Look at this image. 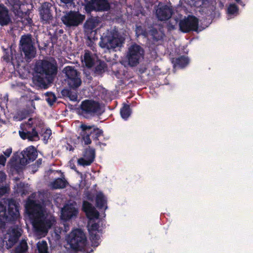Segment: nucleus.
<instances>
[{
  "label": "nucleus",
  "mask_w": 253,
  "mask_h": 253,
  "mask_svg": "<svg viewBox=\"0 0 253 253\" xmlns=\"http://www.w3.org/2000/svg\"><path fill=\"white\" fill-rule=\"evenodd\" d=\"M36 195L33 194L28 198L25 208L35 229L38 232L46 233L55 222L54 217L39 202L32 199Z\"/></svg>",
  "instance_id": "f257e3e1"
},
{
  "label": "nucleus",
  "mask_w": 253,
  "mask_h": 253,
  "mask_svg": "<svg viewBox=\"0 0 253 253\" xmlns=\"http://www.w3.org/2000/svg\"><path fill=\"white\" fill-rule=\"evenodd\" d=\"M34 83L39 87L46 88L57 74L58 66L53 58L39 60L35 65Z\"/></svg>",
  "instance_id": "f03ea898"
},
{
  "label": "nucleus",
  "mask_w": 253,
  "mask_h": 253,
  "mask_svg": "<svg viewBox=\"0 0 253 253\" xmlns=\"http://www.w3.org/2000/svg\"><path fill=\"white\" fill-rule=\"evenodd\" d=\"M124 41L118 32L114 30H107L101 36L99 45L107 50H115L116 48L123 46Z\"/></svg>",
  "instance_id": "7ed1b4c3"
},
{
  "label": "nucleus",
  "mask_w": 253,
  "mask_h": 253,
  "mask_svg": "<svg viewBox=\"0 0 253 253\" xmlns=\"http://www.w3.org/2000/svg\"><path fill=\"white\" fill-rule=\"evenodd\" d=\"M8 211L6 212V207L0 203V228H4L6 222L17 219L19 212L17 204L13 199H8Z\"/></svg>",
  "instance_id": "20e7f679"
},
{
  "label": "nucleus",
  "mask_w": 253,
  "mask_h": 253,
  "mask_svg": "<svg viewBox=\"0 0 253 253\" xmlns=\"http://www.w3.org/2000/svg\"><path fill=\"white\" fill-rule=\"evenodd\" d=\"M40 121L37 119L30 118L27 123L22 124V131H19L20 137L23 139H28L30 141H35L39 139V135L36 131V126L39 125Z\"/></svg>",
  "instance_id": "39448f33"
},
{
  "label": "nucleus",
  "mask_w": 253,
  "mask_h": 253,
  "mask_svg": "<svg viewBox=\"0 0 253 253\" xmlns=\"http://www.w3.org/2000/svg\"><path fill=\"white\" fill-rule=\"evenodd\" d=\"M20 48L25 55L27 59L34 58L36 54V48L35 46V40L31 34L24 35L21 36L20 41Z\"/></svg>",
  "instance_id": "423d86ee"
},
{
  "label": "nucleus",
  "mask_w": 253,
  "mask_h": 253,
  "mask_svg": "<svg viewBox=\"0 0 253 253\" xmlns=\"http://www.w3.org/2000/svg\"><path fill=\"white\" fill-rule=\"evenodd\" d=\"M62 72L65 75V82L69 88L77 89L81 86L82 83L81 74L74 67H65Z\"/></svg>",
  "instance_id": "0eeeda50"
},
{
  "label": "nucleus",
  "mask_w": 253,
  "mask_h": 253,
  "mask_svg": "<svg viewBox=\"0 0 253 253\" xmlns=\"http://www.w3.org/2000/svg\"><path fill=\"white\" fill-rule=\"evenodd\" d=\"M68 245L73 250H82L86 243L84 233L80 229L72 231L67 238Z\"/></svg>",
  "instance_id": "6e6552de"
},
{
  "label": "nucleus",
  "mask_w": 253,
  "mask_h": 253,
  "mask_svg": "<svg viewBox=\"0 0 253 253\" xmlns=\"http://www.w3.org/2000/svg\"><path fill=\"white\" fill-rule=\"evenodd\" d=\"M81 114L85 118L100 115L102 111L99 103L92 100H85L81 105Z\"/></svg>",
  "instance_id": "1a4fd4ad"
},
{
  "label": "nucleus",
  "mask_w": 253,
  "mask_h": 253,
  "mask_svg": "<svg viewBox=\"0 0 253 253\" xmlns=\"http://www.w3.org/2000/svg\"><path fill=\"white\" fill-rule=\"evenodd\" d=\"M143 54V50L141 46L136 44L131 45L128 47L126 55L128 64L130 66L137 65Z\"/></svg>",
  "instance_id": "9d476101"
},
{
  "label": "nucleus",
  "mask_w": 253,
  "mask_h": 253,
  "mask_svg": "<svg viewBox=\"0 0 253 253\" xmlns=\"http://www.w3.org/2000/svg\"><path fill=\"white\" fill-rule=\"evenodd\" d=\"M199 20L194 16H188L181 20L179 23L180 30L183 33L197 31L198 29Z\"/></svg>",
  "instance_id": "9b49d317"
},
{
  "label": "nucleus",
  "mask_w": 253,
  "mask_h": 253,
  "mask_svg": "<svg viewBox=\"0 0 253 253\" xmlns=\"http://www.w3.org/2000/svg\"><path fill=\"white\" fill-rule=\"evenodd\" d=\"M85 16L78 12L71 11L63 16L61 19L63 23L67 26H77L84 19Z\"/></svg>",
  "instance_id": "f8f14e48"
},
{
  "label": "nucleus",
  "mask_w": 253,
  "mask_h": 253,
  "mask_svg": "<svg viewBox=\"0 0 253 253\" xmlns=\"http://www.w3.org/2000/svg\"><path fill=\"white\" fill-rule=\"evenodd\" d=\"M21 234L18 228H11L5 234L3 243H5L7 249L11 248L17 242Z\"/></svg>",
  "instance_id": "ddd939ff"
},
{
  "label": "nucleus",
  "mask_w": 253,
  "mask_h": 253,
  "mask_svg": "<svg viewBox=\"0 0 253 253\" xmlns=\"http://www.w3.org/2000/svg\"><path fill=\"white\" fill-rule=\"evenodd\" d=\"M37 156V151L34 147H29L21 152L22 157H20V163L22 166H25L35 160Z\"/></svg>",
  "instance_id": "4468645a"
},
{
  "label": "nucleus",
  "mask_w": 253,
  "mask_h": 253,
  "mask_svg": "<svg viewBox=\"0 0 253 253\" xmlns=\"http://www.w3.org/2000/svg\"><path fill=\"white\" fill-rule=\"evenodd\" d=\"M82 128V132H81L83 140H84L85 144H89L91 143V141L89 138V135L92 132H95L97 134H100L101 130L96 128L94 126H87L84 124H82L81 126Z\"/></svg>",
  "instance_id": "2eb2a0df"
},
{
  "label": "nucleus",
  "mask_w": 253,
  "mask_h": 253,
  "mask_svg": "<svg viewBox=\"0 0 253 253\" xmlns=\"http://www.w3.org/2000/svg\"><path fill=\"white\" fill-rule=\"evenodd\" d=\"M51 5L48 2L43 3L40 9L41 19L43 23H49L53 19L50 8Z\"/></svg>",
  "instance_id": "dca6fc26"
},
{
  "label": "nucleus",
  "mask_w": 253,
  "mask_h": 253,
  "mask_svg": "<svg viewBox=\"0 0 253 253\" xmlns=\"http://www.w3.org/2000/svg\"><path fill=\"white\" fill-rule=\"evenodd\" d=\"M94 157V150L92 148H88L84 151L83 157L78 160V164L83 166H89L93 162Z\"/></svg>",
  "instance_id": "f3484780"
},
{
  "label": "nucleus",
  "mask_w": 253,
  "mask_h": 253,
  "mask_svg": "<svg viewBox=\"0 0 253 253\" xmlns=\"http://www.w3.org/2000/svg\"><path fill=\"white\" fill-rule=\"evenodd\" d=\"M76 208L72 205H67L61 210L62 217L65 220L70 219L77 214Z\"/></svg>",
  "instance_id": "a211bd4d"
},
{
  "label": "nucleus",
  "mask_w": 253,
  "mask_h": 253,
  "mask_svg": "<svg viewBox=\"0 0 253 253\" xmlns=\"http://www.w3.org/2000/svg\"><path fill=\"white\" fill-rule=\"evenodd\" d=\"M11 22L7 8L0 4V25L6 26Z\"/></svg>",
  "instance_id": "6ab92c4d"
},
{
  "label": "nucleus",
  "mask_w": 253,
  "mask_h": 253,
  "mask_svg": "<svg viewBox=\"0 0 253 253\" xmlns=\"http://www.w3.org/2000/svg\"><path fill=\"white\" fill-rule=\"evenodd\" d=\"M174 68H184L189 63V59L184 55L178 57L172 58L171 59Z\"/></svg>",
  "instance_id": "aec40b11"
},
{
  "label": "nucleus",
  "mask_w": 253,
  "mask_h": 253,
  "mask_svg": "<svg viewBox=\"0 0 253 253\" xmlns=\"http://www.w3.org/2000/svg\"><path fill=\"white\" fill-rule=\"evenodd\" d=\"M83 210L85 212L88 217L90 219L99 217V212L89 202L84 201L83 203Z\"/></svg>",
  "instance_id": "412c9836"
},
{
  "label": "nucleus",
  "mask_w": 253,
  "mask_h": 253,
  "mask_svg": "<svg viewBox=\"0 0 253 253\" xmlns=\"http://www.w3.org/2000/svg\"><path fill=\"white\" fill-rule=\"evenodd\" d=\"M173 14V10L167 5L159 7V21H166L170 19Z\"/></svg>",
  "instance_id": "4be33fe9"
},
{
  "label": "nucleus",
  "mask_w": 253,
  "mask_h": 253,
  "mask_svg": "<svg viewBox=\"0 0 253 253\" xmlns=\"http://www.w3.org/2000/svg\"><path fill=\"white\" fill-rule=\"evenodd\" d=\"M77 89L65 88L61 93L63 96L69 98L72 101H76L78 98Z\"/></svg>",
  "instance_id": "5701e85b"
},
{
  "label": "nucleus",
  "mask_w": 253,
  "mask_h": 253,
  "mask_svg": "<svg viewBox=\"0 0 253 253\" xmlns=\"http://www.w3.org/2000/svg\"><path fill=\"white\" fill-rule=\"evenodd\" d=\"M94 6L96 10L104 11L109 8L110 5L106 0H94Z\"/></svg>",
  "instance_id": "b1692460"
},
{
  "label": "nucleus",
  "mask_w": 253,
  "mask_h": 253,
  "mask_svg": "<svg viewBox=\"0 0 253 253\" xmlns=\"http://www.w3.org/2000/svg\"><path fill=\"white\" fill-rule=\"evenodd\" d=\"M97 207L99 209H107L106 200L101 192L98 193L96 197Z\"/></svg>",
  "instance_id": "393cba45"
},
{
  "label": "nucleus",
  "mask_w": 253,
  "mask_h": 253,
  "mask_svg": "<svg viewBox=\"0 0 253 253\" xmlns=\"http://www.w3.org/2000/svg\"><path fill=\"white\" fill-rule=\"evenodd\" d=\"M67 183V181L64 178H59L55 179L53 182H51L50 186L53 189L64 188L66 187Z\"/></svg>",
  "instance_id": "a878e982"
},
{
  "label": "nucleus",
  "mask_w": 253,
  "mask_h": 253,
  "mask_svg": "<svg viewBox=\"0 0 253 253\" xmlns=\"http://www.w3.org/2000/svg\"><path fill=\"white\" fill-rule=\"evenodd\" d=\"M99 23V19L96 18H92L85 22L84 27L85 29L93 30L98 25Z\"/></svg>",
  "instance_id": "bb28decb"
},
{
  "label": "nucleus",
  "mask_w": 253,
  "mask_h": 253,
  "mask_svg": "<svg viewBox=\"0 0 253 253\" xmlns=\"http://www.w3.org/2000/svg\"><path fill=\"white\" fill-rule=\"evenodd\" d=\"M106 68V64L103 61H98L95 68V73L97 75L102 74L105 72Z\"/></svg>",
  "instance_id": "cd10ccee"
},
{
  "label": "nucleus",
  "mask_w": 253,
  "mask_h": 253,
  "mask_svg": "<svg viewBox=\"0 0 253 253\" xmlns=\"http://www.w3.org/2000/svg\"><path fill=\"white\" fill-rule=\"evenodd\" d=\"M146 37L149 39H153L154 41H158V33L156 29L152 28L146 33Z\"/></svg>",
  "instance_id": "c85d7f7f"
},
{
  "label": "nucleus",
  "mask_w": 253,
  "mask_h": 253,
  "mask_svg": "<svg viewBox=\"0 0 253 253\" xmlns=\"http://www.w3.org/2000/svg\"><path fill=\"white\" fill-rule=\"evenodd\" d=\"M90 236L92 245L94 247H97L99 244V235L97 232L94 233L93 232H90Z\"/></svg>",
  "instance_id": "c756f323"
},
{
  "label": "nucleus",
  "mask_w": 253,
  "mask_h": 253,
  "mask_svg": "<svg viewBox=\"0 0 253 253\" xmlns=\"http://www.w3.org/2000/svg\"><path fill=\"white\" fill-rule=\"evenodd\" d=\"M28 249L27 243L22 241L20 244L16 248L15 253H25Z\"/></svg>",
  "instance_id": "7c9ffc66"
},
{
  "label": "nucleus",
  "mask_w": 253,
  "mask_h": 253,
  "mask_svg": "<svg viewBox=\"0 0 253 253\" xmlns=\"http://www.w3.org/2000/svg\"><path fill=\"white\" fill-rule=\"evenodd\" d=\"M8 2L10 5L12 7L13 11L18 12L22 4L20 0H8Z\"/></svg>",
  "instance_id": "2f4dec72"
},
{
  "label": "nucleus",
  "mask_w": 253,
  "mask_h": 253,
  "mask_svg": "<svg viewBox=\"0 0 253 253\" xmlns=\"http://www.w3.org/2000/svg\"><path fill=\"white\" fill-rule=\"evenodd\" d=\"M84 62L86 67L90 68L93 65V60L91 58L90 54L88 52H86L84 53Z\"/></svg>",
  "instance_id": "473e14b6"
},
{
  "label": "nucleus",
  "mask_w": 253,
  "mask_h": 253,
  "mask_svg": "<svg viewBox=\"0 0 253 253\" xmlns=\"http://www.w3.org/2000/svg\"><path fill=\"white\" fill-rule=\"evenodd\" d=\"M178 21L177 18H171L170 20L166 23V27L168 31H171L175 29V26L177 25Z\"/></svg>",
  "instance_id": "72a5a7b5"
},
{
  "label": "nucleus",
  "mask_w": 253,
  "mask_h": 253,
  "mask_svg": "<svg viewBox=\"0 0 253 253\" xmlns=\"http://www.w3.org/2000/svg\"><path fill=\"white\" fill-rule=\"evenodd\" d=\"M39 253H47L48 247L45 241H42L37 244Z\"/></svg>",
  "instance_id": "f704fd0d"
},
{
  "label": "nucleus",
  "mask_w": 253,
  "mask_h": 253,
  "mask_svg": "<svg viewBox=\"0 0 253 253\" xmlns=\"http://www.w3.org/2000/svg\"><path fill=\"white\" fill-rule=\"evenodd\" d=\"M239 11L238 6L235 4H230L227 8V13L230 15H236Z\"/></svg>",
  "instance_id": "c9c22d12"
},
{
  "label": "nucleus",
  "mask_w": 253,
  "mask_h": 253,
  "mask_svg": "<svg viewBox=\"0 0 253 253\" xmlns=\"http://www.w3.org/2000/svg\"><path fill=\"white\" fill-rule=\"evenodd\" d=\"M130 110L129 106L125 105L121 110V114L123 118L127 119L130 115Z\"/></svg>",
  "instance_id": "e433bc0d"
},
{
  "label": "nucleus",
  "mask_w": 253,
  "mask_h": 253,
  "mask_svg": "<svg viewBox=\"0 0 253 253\" xmlns=\"http://www.w3.org/2000/svg\"><path fill=\"white\" fill-rule=\"evenodd\" d=\"M46 101L50 105H52V104L56 101V97L52 93H47L46 94Z\"/></svg>",
  "instance_id": "4c0bfd02"
},
{
  "label": "nucleus",
  "mask_w": 253,
  "mask_h": 253,
  "mask_svg": "<svg viewBox=\"0 0 253 253\" xmlns=\"http://www.w3.org/2000/svg\"><path fill=\"white\" fill-rule=\"evenodd\" d=\"M3 58V60L6 62H9L10 60H12V53L11 48L5 50Z\"/></svg>",
  "instance_id": "58836bf2"
},
{
  "label": "nucleus",
  "mask_w": 253,
  "mask_h": 253,
  "mask_svg": "<svg viewBox=\"0 0 253 253\" xmlns=\"http://www.w3.org/2000/svg\"><path fill=\"white\" fill-rule=\"evenodd\" d=\"M99 228V225L98 223H92L89 227H88V230L89 231V233L90 232H93L94 233L97 232V230H98Z\"/></svg>",
  "instance_id": "ea45409f"
},
{
  "label": "nucleus",
  "mask_w": 253,
  "mask_h": 253,
  "mask_svg": "<svg viewBox=\"0 0 253 253\" xmlns=\"http://www.w3.org/2000/svg\"><path fill=\"white\" fill-rule=\"evenodd\" d=\"M51 134V131L50 129H46L43 134L44 139H48Z\"/></svg>",
  "instance_id": "a19ab883"
},
{
  "label": "nucleus",
  "mask_w": 253,
  "mask_h": 253,
  "mask_svg": "<svg viewBox=\"0 0 253 253\" xmlns=\"http://www.w3.org/2000/svg\"><path fill=\"white\" fill-rule=\"evenodd\" d=\"M63 231L65 232H67L69 230L70 228V224L69 223L66 222L64 223L63 225Z\"/></svg>",
  "instance_id": "79ce46f5"
},
{
  "label": "nucleus",
  "mask_w": 253,
  "mask_h": 253,
  "mask_svg": "<svg viewBox=\"0 0 253 253\" xmlns=\"http://www.w3.org/2000/svg\"><path fill=\"white\" fill-rule=\"evenodd\" d=\"M5 162H6V158L4 156H3V155H0V165L4 166Z\"/></svg>",
  "instance_id": "37998d69"
},
{
  "label": "nucleus",
  "mask_w": 253,
  "mask_h": 253,
  "mask_svg": "<svg viewBox=\"0 0 253 253\" xmlns=\"http://www.w3.org/2000/svg\"><path fill=\"white\" fill-rule=\"evenodd\" d=\"M6 175L2 171H0V183L2 182L5 179Z\"/></svg>",
  "instance_id": "c03bdc74"
},
{
  "label": "nucleus",
  "mask_w": 253,
  "mask_h": 253,
  "mask_svg": "<svg viewBox=\"0 0 253 253\" xmlns=\"http://www.w3.org/2000/svg\"><path fill=\"white\" fill-rule=\"evenodd\" d=\"M12 152V149L11 148L7 149L4 152V154L7 157H9Z\"/></svg>",
  "instance_id": "a18cd8bd"
},
{
  "label": "nucleus",
  "mask_w": 253,
  "mask_h": 253,
  "mask_svg": "<svg viewBox=\"0 0 253 253\" xmlns=\"http://www.w3.org/2000/svg\"><path fill=\"white\" fill-rule=\"evenodd\" d=\"M6 189L5 188H0V197L4 195L6 192Z\"/></svg>",
  "instance_id": "49530a36"
},
{
  "label": "nucleus",
  "mask_w": 253,
  "mask_h": 253,
  "mask_svg": "<svg viewBox=\"0 0 253 253\" xmlns=\"http://www.w3.org/2000/svg\"><path fill=\"white\" fill-rule=\"evenodd\" d=\"M61 1L65 4H68L71 3L73 0H60Z\"/></svg>",
  "instance_id": "de8ad7c7"
},
{
  "label": "nucleus",
  "mask_w": 253,
  "mask_h": 253,
  "mask_svg": "<svg viewBox=\"0 0 253 253\" xmlns=\"http://www.w3.org/2000/svg\"><path fill=\"white\" fill-rule=\"evenodd\" d=\"M33 100H32V101H31V105L33 106V107H34V108H35V106H34V105H33Z\"/></svg>",
  "instance_id": "09e8293b"
},
{
  "label": "nucleus",
  "mask_w": 253,
  "mask_h": 253,
  "mask_svg": "<svg viewBox=\"0 0 253 253\" xmlns=\"http://www.w3.org/2000/svg\"><path fill=\"white\" fill-rule=\"evenodd\" d=\"M156 15L157 17H158V13L157 12V10H156Z\"/></svg>",
  "instance_id": "8fccbe9b"
},
{
  "label": "nucleus",
  "mask_w": 253,
  "mask_h": 253,
  "mask_svg": "<svg viewBox=\"0 0 253 253\" xmlns=\"http://www.w3.org/2000/svg\"><path fill=\"white\" fill-rule=\"evenodd\" d=\"M166 84V83H161H161H160V84L159 85H163V84Z\"/></svg>",
  "instance_id": "3c124183"
},
{
  "label": "nucleus",
  "mask_w": 253,
  "mask_h": 253,
  "mask_svg": "<svg viewBox=\"0 0 253 253\" xmlns=\"http://www.w3.org/2000/svg\"><path fill=\"white\" fill-rule=\"evenodd\" d=\"M159 31H160L161 30V26L160 24L159 25Z\"/></svg>",
  "instance_id": "603ef678"
},
{
  "label": "nucleus",
  "mask_w": 253,
  "mask_h": 253,
  "mask_svg": "<svg viewBox=\"0 0 253 253\" xmlns=\"http://www.w3.org/2000/svg\"><path fill=\"white\" fill-rule=\"evenodd\" d=\"M88 198L89 200H92V199H91L90 197H88Z\"/></svg>",
  "instance_id": "864d4df0"
},
{
  "label": "nucleus",
  "mask_w": 253,
  "mask_h": 253,
  "mask_svg": "<svg viewBox=\"0 0 253 253\" xmlns=\"http://www.w3.org/2000/svg\"><path fill=\"white\" fill-rule=\"evenodd\" d=\"M237 2H239L240 0H235Z\"/></svg>",
  "instance_id": "5fc2aeb1"
},
{
  "label": "nucleus",
  "mask_w": 253,
  "mask_h": 253,
  "mask_svg": "<svg viewBox=\"0 0 253 253\" xmlns=\"http://www.w3.org/2000/svg\"><path fill=\"white\" fill-rule=\"evenodd\" d=\"M161 4V2H159V6H160Z\"/></svg>",
  "instance_id": "6e6d98bb"
}]
</instances>
